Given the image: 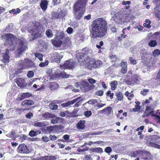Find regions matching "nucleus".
<instances>
[{"label": "nucleus", "mask_w": 160, "mask_h": 160, "mask_svg": "<svg viewBox=\"0 0 160 160\" xmlns=\"http://www.w3.org/2000/svg\"><path fill=\"white\" fill-rule=\"evenodd\" d=\"M142 158L144 160H152L153 156L148 152L142 151Z\"/></svg>", "instance_id": "nucleus-10"}, {"label": "nucleus", "mask_w": 160, "mask_h": 160, "mask_svg": "<svg viewBox=\"0 0 160 160\" xmlns=\"http://www.w3.org/2000/svg\"><path fill=\"white\" fill-rule=\"evenodd\" d=\"M157 42L155 40H151L148 43V45L150 47H154L157 45Z\"/></svg>", "instance_id": "nucleus-34"}, {"label": "nucleus", "mask_w": 160, "mask_h": 160, "mask_svg": "<svg viewBox=\"0 0 160 160\" xmlns=\"http://www.w3.org/2000/svg\"><path fill=\"white\" fill-rule=\"evenodd\" d=\"M34 76V72L32 71H29L27 74V76L29 78L33 77Z\"/></svg>", "instance_id": "nucleus-46"}, {"label": "nucleus", "mask_w": 160, "mask_h": 160, "mask_svg": "<svg viewBox=\"0 0 160 160\" xmlns=\"http://www.w3.org/2000/svg\"><path fill=\"white\" fill-rule=\"evenodd\" d=\"M151 142H150V145L156 148L160 149V137L157 135H152L151 138Z\"/></svg>", "instance_id": "nucleus-5"}, {"label": "nucleus", "mask_w": 160, "mask_h": 160, "mask_svg": "<svg viewBox=\"0 0 160 160\" xmlns=\"http://www.w3.org/2000/svg\"><path fill=\"white\" fill-rule=\"evenodd\" d=\"M153 112V109L151 108L149 106H147L145 111L144 112V116H146L148 117L150 114H152Z\"/></svg>", "instance_id": "nucleus-18"}, {"label": "nucleus", "mask_w": 160, "mask_h": 160, "mask_svg": "<svg viewBox=\"0 0 160 160\" xmlns=\"http://www.w3.org/2000/svg\"><path fill=\"white\" fill-rule=\"evenodd\" d=\"M92 114V113L90 111H87L84 112V115L87 117H89Z\"/></svg>", "instance_id": "nucleus-57"}, {"label": "nucleus", "mask_w": 160, "mask_h": 160, "mask_svg": "<svg viewBox=\"0 0 160 160\" xmlns=\"http://www.w3.org/2000/svg\"><path fill=\"white\" fill-rule=\"evenodd\" d=\"M26 117L30 119L33 117V114L30 112H29L26 116Z\"/></svg>", "instance_id": "nucleus-58"}, {"label": "nucleus", "mask_w": 160, "mask_h": 160, "mask_svg": "<svg viewBox=\"0 0 160 160\" xmlns=\"http://www.w3.org/2000/svg\"><path fill=\"white\" fill-rule=\"evenodd\" d=\"M90 105H92L97 102V100L96 99H91L88 101Z\"/></svg>", "instance_id": "nucleus-49"}, {"label": "nucleus", "mask_w": 160, "mask_h": 160, "mask_svg": "<svg viewBox=\"0 0 160 160\" xmlns=\"http://www.w3.org/2000/svg\"><path fill=\"white\" fill-rule=\"evenodd\" d=\"M129 60L130 61V63L131 64L135 65L137 63L135 59H133L132 57L129 58Z\"/></svg>", "instance_id": "nucleus-51"}, {"label": "nucleus", "mask_w": 160, "mask_h": 160, "mask_svg": "<svg viewBox=\"0 0 160 160\" xmlns=\"http://www.w3.org/2000/svg\"><path fill=\"white\" fill-rule=\"evenodd\" d=\"M51 58L53 61L58 62L62 59V57L59 55L58 52H55L52 54Z\"/></svg>", "instance_id": "nucleus-14"}, {"label": "nucleus", "mask_w": 160, "mask_h": 160, "mask_svg": "<svg viewBox=\"0 0 160 160\" xmlns=\"http://www.w3.org/2000/svg\"><path fill=\"white\" fill-rule=\"evenodd\" d=\"M13 29V25L11 23L8 24V26H6V28L5 29L4 31L7 32H10L12 31Z\"/></svg>", "instance_id": "nucleus-30"}, {"label": "nucleus", "mask_w": 160, "mask_h": 160, "mask_svg": "<svg viewBox=\"0 0 160 160\" xmlns=\"http://www.w3.org/2000/svg\"><path fill=\"white\" fill-rule=\"evenodd\" d=\"M47 125V123L46 121H42L41 122H38L34 123V125L36 127H41L45 126Z\"/></svg>", "instance_id": "nucleus-24"}, {"label": "nucleus", "mask_w": 160, "mask_h": 160, "mask_svg": "<svg viewBox=\"0 0 160 160\" xmlns=\"http://www.w3.org/2000/svg\"><path fill=\"white\" fill-rule=\"evenodd\" d=\"M134 81L137 82L141 80V78L138 75H136L135 77L134 78Z\"/></svg>", "instance_id": "nucleus-64"}, {"label": "nucleus", "mask_w": 160, "mask_h": 160, "mask_svg": "<svg viewBox=\"0 0 160 160\" xmlns=\"http://www.w3.org/2000/svg\"><path fill=\"white\" fill-rule=\"evenodd\" d=\"M21 65L22 67V69L33 68L35 66L34 62L32 60L27 58H25L24 60Z\"/></svg>", "instance_id": "nucleus-7"}, {"label": "nucleus", "mask_w": 160, "mask_h": 160, "mask_svg": "<svg viewBox=\"0 0 160 160\" xmlns=\"http://www.w3.org/2000/svg\"><path fill=\"white\" fill-rule=\"evenodd\" d=\"M107 22L102 18H98L92 22V33L93 38H102L105 36L107 32Z\"/></svg>", "instance_id": "nucleus-2"}, {"label": "nucleus", "mask_w": 160, "mask_h": 160, "mask_svg": "<svg viewBox=\"0 0 160 160\" xmlns=\"http://www.w3.org/2000/svg\"><path fill=\"white\" fill-rule=\"evenodd\" d=\"M32 94L29 92L22 93L20 94L18 97L20 100H22L25 98H28L31 96Z\"/></svg>", "instance_id": "nucleus-19"}, {"label": "nucleus", "mask_w": 160, "mask_h": 160, "mask_svg": "<svg viewBox=\"0 0 160 160\" xmlns=\"http://www.w3.org/2000/svg\"><path fill=\"white\" fill-rule=\"evenodd\" d=\"M29 135L31 137H33L37 135L36 132L32 130L29 132Z\"/></svg>", "instance_id": "nucleus-55"}, {"label": "nucleus", "mask_w": 160, "mask_h": 160, "mask_svg": "<svg viewBox=\"0 0 160 160\" xmlns=\"http://www.w3.org/2000/svg\"><path fill=\"white\" fill-rule=\"evenodd\" d=\"M74 18L77 19H79L82 17L85 11L73 8Z\"/></svg>", "instance_id": "nucleus-9"}, {"label": "nucleus", "mask_w": 160, "mask_h": 160, "mask_svg": "<svg viewBox=\"0 0 160 160\" xmlns=\"http://www.w3.org/2000/svg\"><path fill=\"white\" fill-rule=\"evenodd\" d=\"M22 69V67L21 65V66H19L18 67V69L17 70V71H15V72L14 73V74L16 75H18L20 73H21L22 72V70L23 69Z\"/></svg>", "instance_id": "nucleus-36"}, {"label": "nucleus", "mask_w": 160, "mask_h": 160, "mask_svg": "<svg viewBox=\"0 0 160 160\" xmlns=\"http://www.w3.org/2000/svg\"><path fill=\"white\" fill-rule=\"evenodd\" d=\"M65 35L63 32H60L57 33V37L56 38L60 40L61 39H63Z\"/></svg>", "instance_id": "nucleus-27"}, {"label": "nucleus", "mask_w": 160, "mask_h": 160, "mask_svg": "<svg viewBox=\"0 0 160 160\" xmlns=\"http://www.w3.org/2000/svg\"><path fill=\"white\" fill-rule=\"evenodd\" d=\"M72 31L73 29L71 27L68 28L67 30V33L69 34H71L72 33Z\"/></svg>", "instance_id": "nucleus-61"}, {"label": "nucleus", "mask_w": 160, "mask_h": 160, "mask_svg": "<svg viewBox=\"0 0 160 160\" xmlns=\"http://www.w3.org/2000/svg\"><path fill=\"white\" fill-rule=\"evenodd\" d=\"M92 51L91 49H88L87 51L86 52L85 54L87 55L88 56H86L87 58H90L92 56Z\"/></svg>", "instance_id": "nucleus-33"}, {"label": "nucleus", "mask_w": 160, "mask_h": 160, "mask_svg": "<svg viewBox=\"0 0 160 160\" xmlns=\"http://www.w3.org/2000/svg\"><path fill=\"white\" fill-rule=\"evenodd\" d=\"M118 101H122L123 97L122 93L119 92H117L116 94Z\"/></svg>", "instance_id": "nucleus-29"}, {"label": "nucleus", "mask_w": 160, "mask_h": 160, "mask_svg": "<svg viewBox=\"0 0 160 160\" xmlns=\"http://www.w3.org/2000/svg\"><path fill=\"white\" fill-rule=\"evenodd\" d=\"M89 84L88 82L86 81H83L81 82V86H80V89L83 90L84 89L88 90Z\"/></svg>", "instance_id": "nucleus-23"}, {"label": "nucleus", "mask_w": 160, "mask_h": 160, "mask_svg": "<svg viewBox=\"0 0 160 160\" xmlns=\"http://www.w3.org/2000/svg\"><path fill=\"white\" fill-rule=\"evenodd\" d=\"M149 90L148 89H144L142 91H140V94L143 96H145L147 94V93L148 92Z\"/></svg>", "instance_id": "nucleus-45"}, {"label": "nucleus", "mask_w": 160, "mask_h": 160, "mask_svg": "<svg viewBox=\"0 0 160 160\" xmlns=\"http://www.w3.org/2000/svg\"><path fill=\"white\" fill-rule=\"evenodd\" d=\"M87 2V0H78L75 3L73 8L85 11Z\"/></svg>", "instance_id": "nucleus-6"}, {"label": "nucleus", "mask_w": 160, "mask_h": 160, "mask_svg": "<svg viewBox=\"0 0 160 160\" xmlns=\"http://www.w3.org/2000/svg\"><path fill=\"white\" fill-rule=\"evenodd\" d=\"M1 38L5 42V45L8 48L4 53L1 52L0 50V60L3 63H8L9 62V50L10 51L14 50L17 44H18V48L16 51V53L19 56L24 52L27 48L26 41L24 39H19L12 34L7 33L2 35Z\"/></svg>", "instance_id": "nucleus-1"}, {"label": "nucleus", "mask_w": 160, "mask_h": 160, "mask_svg": "<svg viewBox=\"0 0 160 160\" xmlns=\"http://www.w3.org/2000/svg\"><path fill=\"white\" fill-rule=\"evenodd\" d=\"M80 98V97H78L71 101L62 104V106L63 107H69L71 105H73Z\"/></svg>", "instance_id": "nucleus-16"}, {"label": "nucleus", "mask_w": 160, "mask_h": 160, "mask_svg": "<svg viewBox=\"0 0 160 160\" xmlns=\"http://www.w3.org/2000/svg\"><path fill=\"white\" fill-rule=\"evenodd\" d=\"M58 87V85L57 83H51L50 87L51 89H54Z\"/></svg>", "instance_id": "nucleus-48"}, {"label": "nucleus", "mask_w": 160, "mask_h": 160, "mask_svg": "<svg viewBox=\"0 0 160 160\" xmlns=\"http://www.w3.org/2000/svg\"><path fill=\"white\" fill-rule=\"evenodd\" d=\"M118 82L116 81H113L110 83L111 88L112 90H114L117 85Z\"/></svg>", "instance_id": "nucleus-31"}, {"label": "nucleus", "mask_w": 160, "mask_h": 160, "mask_svg": "<svg viewBox=\"0 0 160 160\" xmlns=\"http://www.w3.org/2000/svg\"><path fill=\"white\" fill-rule=\"evenodd\" d=\"M48 2L47 1L45 0H42L40 4L41 8L43 11H45L47 8Z\"/></svg>", "instance_id": "nucleus-22"}, {"label": "nucleus", "mask_w": 160, "mask_h": 160, "mask_svg": "<svg viewBox=\"0 0 160 160\" xmlns=\"http://www.w3.org/2000/svg\"><path fill=\"white\" fill-rule=\"evenodd\" d=\"M59 18L58 13L57 12H53L52 14V19Z\"/></svg>", "instance_id": "nucleus-39"}, {"label": "nucleus", "mask_w": 160, "mask_h": 160, "mask_svg": "<svg viewBox=\"0 0 160 160\" xmlns=\"http://www.w3.org/2000/svg\"><path fill=\"white\" fill-rule=\"evenodd\" d=\"M88 81L91 84H93L96 82V80L93 78H90L88 79Z\"/></svg>", "instance_id": "nucleus-62"}, {"label": "nucleus", "mask_w": 160, "mask_h": 160, "mask_svg": "<svg viewBox=\"0 0 160 160\" xmlns=\"http://www.w3.org/2000/svg\"><path fill=\"white\" fill-rule=\"evenodd\" d=\"M56 159L55 157L53 156H46L42 157L40 160H55Z\"/></svg>", "instance_id": "nucleus-26"}, {"label": "nucleus", "mask_w": 160, "mask_h": 160, "mask_svg": "<svg viewBox=\"0 0 160 160\" xmlns=\"http://www.w3.org/2000/svg\"><path fill=\"white\" fill-rule=\"evenodd\" d=\"M126 37V34H124L122 33L121 37H120L118 38V39L119 41H120L122 40V38H125Z\"/></svg>", "instance_id": "nucleus-59"}, {"label": "nucleus", "mask_w": 160, "mask_h": 160, "mask_svg": "<svg viewBox=\"0 0 160 160\" xmlns=\"http://www.w3.org/2000/svg\"><path fill=\"white\" fill-rule=\"evenodd\" d=\"M50 138L52 141H54L55 142H56L57 141H61V140H60L59 139H58L57 140V137L56 136H55V135H50Z\"/></svg>", "instance_id": "nucleus-42"}, {"label": "nucleus", "mask_w": 160, "mask_h": 160, "mask_svg": "<svg viewBox=\"0 0 160 160\" xmlns=\"http://www.w3.org/2000/svg\"><path fill=\"white\" fill-rule=\"evenodd\" d=\"M60 76L63 78H67L69 77V75L66 74L65 72L62 71L60 73Z\"/></svg>", "instance_id": "nucleus-41"}, {"label": "nucleus", "mask_w": 160, "mask_h": 160, "mask_svg": "<svg viewBox=\"0 0 160 160\" xmlns=\"http://www.w3.org/2000/svg\"><path fill=\"white\" fill-rule=\"evenodd\" d=\"M42 116L46 119L49 118H53L56 117V116L49 113H46L45 114H43Z\"/></svg>", "instance_id": "nucleus-25"}, {"label": "nucleus", "mask_w": 160, "mask_h": 160, "mask_svg": "<svg viewBox=\"0 0 160 160\" xmlns=\"http://www.w3.org/2000/svg\"><path fill=\"white\" fill-rule=\"evenodd\" d=\"M54 118H55L52 119L51 120V122L53 124L57 123L58 120L61 118L59 117H56H56Z\"/></svg>", "instance_id": "nucleus-37"}, {"label": "nucleus", "mask_w": 160, "mask_h": 160, "mask_svg": "<svg viewBox=\"0 0 160 160\" xmlns=\"http://www.w3.org/2000/svg\"><path fill=\"white\" fill-rule=\"evenodd\" d=\"M51 42L54 46L57 47H60L62 43L61 40L56 37L51 40Z\"/></svg>", "instance_id": "nucleus-15"}, {"label": "nucleus", "mask_w": 160, "mask_h": 160, "mask_svg": "<svg viewBox=\"0 0 160 160\" xmlns=\"http://www.w3.org/2000/svg\"><path fill=\"white\" fill-rule=\"evenodd\" d=\"M86 56H88L87 55L84 54L82 52H79L76 54V58L78 60V62H83L87 60Z\"/></svg>", "instance_id": "nucleus-13"}, {"label": "nucleus", "mask_w": 160, "mask_h": 160, "mask_svg": "<svg viewBox=\"0 0 160 160\" xmlns=\"http://www.w3.org/2000/svg\"><path fill=\"white\" fill-rule=\"evenodd\" d=\"M102 63L100 60L97 61L90 60V62L87 63V66L89 67H92L93 68H96L102 65Z\"/></svg>", "instance_id": "nucleus-8"}, {"label": "nucleus", "mask_w": 160, "mask_h": 160, "mask_svg": "<svg viewBox=\"0 0 160 160\" xmlns=\"http://www.w3.org/2000/svg\"><path fill=\"white\" fill-rule=\"evenodd\" d=\"M66 14V13L65 12L61 11L58 13L59 18H61L64 17L65 16Z\"/></svg>", "instance_id": "nucleus-47"}, {"label": "nucleus", "mask_w": 160, "mask_h": 160, "mask_svg": "<svg viewBox=\"0 0 160 160\" xmlns=\"http://www.w3.org/2000/svg\"><path fill=\"white\" fill-rule=\"evenodd\" d=\"M33 101L31 100H25L22 102L21 105L23 106H31L34 104Z\"/></svg>", "instance_id": "nucleus-21"}, {"label": "nucleus", "mask_w": 160, "mask_h": 160, "mask_svg": "<svg viewBox=\"0 0 160 160\" xmlns=\"http://www.w3.org/2000/svg\"><path fill=\"white\" fill-rule=\"evenodd\" d=\"M18 152L20 153H26L29 152L27 147L23 144L20 145L18 147Z\"/></svg>", "instance_id": "nucleus-12"}, {"label": "nucleus", "mask_w": 160, "mask_h": 160, "mask_svg": "<svg viewBox=\"0 0 160 160\" xmlns=\"http://www.w3.org/2000/svg\"><path fill=\"white\" fill-rule=\"evenodd\" d=\"M92 151L94 152L102 153V149L100 148H98L92 149Z\"/></svg>", "instance_id": "nucleus-43"}, {"label": "nucleus", "mask_w": 160, "mask_h": 160, "mask_svg": "<svg viewBox=\"0 0 160 160\" xmlns=\"http://www.w3.org/2000/svg\"><path fill=\"white\" fill-rule=\"evenodd\" d=\"M15 81L18 86L21 88L24 87L27 85L25 79L22 78H17Z\"/></svg>", "instance_id": "nucleus-11"}, {"label": "nucleus", "mask_w": 160, "mask_h": 160, "mask_svg": "<svg viewBox=\"0 0 160 160\" xmlns=\"http://www.w3.org/2000/svg\"><path fill=\"white\" fill-rule=\"evenodd\" d=\"M127 67H122V69L121 71V73H125L127 71Z\"/></svg>", "instance_id": "nucleus-60"}, {"label": "nucleus", "mask_w": 160, "mask_h": 160, "mask_svg": "<svg viewBox=\"0 0 160 160\" xmlns=\"http://www.w3.org/2000/svg\"><path fill=\"white\" fill-rule=\"evenodd\" d=\"M103 94V91L102 90H98L96 92V94L99 96H102Z\"/></svg>", "instance_id": "nucleus-53"}, {"label": "nucleus", "mask_w": 160, "mask_h": 160, "mask_svg": "<svg viewBox=\"0 0 160 160\" xmlns=\"http://www.w3.org/2000/svg\"><path fill=\"white\" fill-rule=\"evenodd\" d=\"M42 140L44 142H48L49 141V138L47 136H43L42 138Z\"/></svg>", "instance_id": "nucleus-63"}, {"label": "nucleus", "mask_w": 160, "mask_h": 160, "mask_svg": "<svg viewBox=\"0 0 160 160\" xmlns=\"http://www.w3.org/2000/svg\"><path fill=\"white\" fill-rule=\"evenodd\" d=\"M27 30L31 33L32 39H35L41 36V34L44 32L45 28L40 23L34 21L28 28Z\"/></svg>", "instance_id": "nucleus-3"}, {"label": "nucleus", "mask_w": 160, "mask_h": 160, "mask_svg": "<svg viewBox=\"0 0 160 160\" xmlns=\"http://www.w3.org/2000/svg\"><path fill=\"white\" fill-rule=\"evenodd\" d=\"M85 121L84 120H80L77 124V128L79 129H84L86 126L85 125Z\"/></svg>", "instance_id": "nucleus-20"}, {"label": "nucleus", "mask_w": 160, "mask_h": 160, "mask_svg": "<svg viewBox=\"0 0 160 160\" xmlns=\"http://www.w3.org/2000/svg\"><path fill=\"white\" fill-rule=\"evenodd\" d=\"M156 9L157 11L155 12V15L159 19H160V5H158L156 7Z\"/></svg>", "instance_id": "nucleus-28"}, {"label": "nucleus", "mask_w": 160, "mask_h": 160, "mask_svg": "<svg viewBox=\"0 0 160 160\" xmlns=\"http://www.w3.org/2000/svg\"><path fill=\"white\" fill-rule=\"evenodd\" d=\"M46 34L48 38H51L53 36L52 31L49 29L47 30L46 32Z\"/></svg>", "instance_id": "nucleus-32"}, {"label": "nucleus", "mask_w": 160, "mask_h": 160, "mask_svg": "<svg viewBox=\"0 0 160 160\" xmlns=\"http://www.w3.org/2000/svg\"><path fill=\"white\" fill-rule=\"evenodd\" d=\"M83 107L87 109L88 110L90 108V105L88 103V102H85L83 104Z\"/></svg>", "instance_id": "nucleus-50"}, {"label": "nucleus", "mask_w": 160, "mask_h": 160, "mask_svg": "<svg viewBox=\"0 0 160 160\" xmlns=\"http://www.w3.org/2000/svg\"><path fill=\"white\" fill-rule=\"evenodd\" d=\"M48 60H45V62H42L40 63L39 66L41 67H43L48 65Z\"/></svg>", "instance_id": "nucleus-35"}, {"label": "nucleus", "mask_w": 160, "mask_h": 160, "mask_svg": "<svg viewBox=\"0 0 160 160\" xmlns=\"http://www.w3.org/2000/svg\"><path fill=\"white\" fill-rule=\"evenodd\" d=\"M152 116L155 117V119H156L157 121V122L158 123H160V117L157 115H155V114H152Z\"/></svg>", "instance_id": "nucleus-52"}, {"label": "nucleus", "mask_w": 160, "mask_h": 160, "mask_svg": "<svg viewBox=\"0 0 160 160\" xmlns=\"http://www.w3.org/2000/svg\"><path fill=\"white\" fill-rule=\"evenodd\" d=\"M112 150L110 147H108L105 149V151L107 153H109L112 152Z\"/></svg>", "instance_id": "nucleus-54"}, {"label": "nucleus", "mask_w": 160, "mask_h": 160, "mask_svg": "<svg viewBox=\"0 0 160 160\" xmlns=\"http://www.w3.org/2000/svg\"><path fill=\"white\" fill-rule=\"evenodd\" d=\"M35 56L36 57L38 58L40 61H42L43 55L41 53H36L35 54Z\"/></svg>", "instance_id": "nucleus-38"}, {"label": "nucleus", "mask_w": 160, "mask_h": 160, "mask_svg": "<svg viewBox=\"0 0 160 160\" xmlns=\"http://www.w3.org/2000/svg\"><path fill=\"white\" fill-rule=\"evenodd\" d=\"M140 109V106L138 105H135V108L132 109L133 111L134 112H138L139 110Z\"/></svg>", "instance_id": "nucleus-56"}, {"label": "nucleus", "mask_w": 160, "mask_h": 160, "mask_svg": "<svg viewBox=\"0 0 160 160\" xmlns=\"http://www.w3.org/2000/svg\"><path fill=\"white\" fill-rule=\"evenodd\" d=\"M50 108L52 110H56L58 108V106L54 103H52L49 105Z\"/></svg>", "instance_id": "nucleus-40"}, {"label": "nucleus", "mask_w": 160, "mask_h": 160, "mask_svg": "<svg viewBox=\"0 0 160 160\" xmlns=\"http://www.w3.org/2000/svg\"><path fill=\"white\" fill-rule=\"evenodd\" d=\"M128 18V15L124 14L123 15L119 13H117L113 17V19L115 22L118 24H122L125 22H127V19Z\"/></svg>", "instance_id": "nucleus-4"}, {"label": "nucleus", "mask_w": 160, "mask_h": 160, "mask_svg": "<svg viewBox=\"0 0 160 160\" xmlns=\"http://www.w3.org/2000/svg\"><path fill=\"white\" fill-rule=\"evenodd\" d=\"M160 54V51L158 49L155 50L153 52V55L154 57L158 56Z\"/></svg>", "instance_id": "nucleus-44"}, {"label": "nucleus", "mask_w": 160, "mask_h": 160, "mask_svg": "<svg viewBox=\"0 0 160 160\" xmlns=\"http://www.w3.org/2000/svg\"><path fill=\"white\" fill-rule=\"evenodd\" d=\"M75 65V62L72 60H69L66 61L63 64L64 67L67 68H72Z\"/></svg>", "instance_id": "nucleus-17"}]
</instances>
